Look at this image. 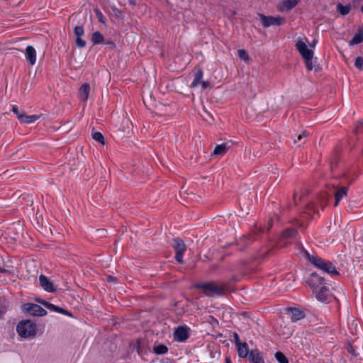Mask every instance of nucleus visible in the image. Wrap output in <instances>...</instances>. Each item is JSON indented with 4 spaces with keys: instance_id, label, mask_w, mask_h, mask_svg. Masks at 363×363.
I'll return each mask as SVG.
<instances>
[{
    "instance_id": "1",
    "label": "nucleus",
    "mask_w": 363,
    "mask_h": 363,
    "mask_svg": "<svg viewBox=\"0 0 363 363\" xmlns=\"http://www.w3.org/2000/svg\"><path fill=\"white\" fill-rule=\"evenodd\" d=\"M196 289H199L208 296H220L225 293L227 285L217 282H207L196 285Z\"/></svg>"
},
{
    "instance_id": "2",
    "label": "nucleus",
    "mask_w": 363,
    "mask_h": 363,
    "mask_svg": "<svg viewBox=\"0 0 363 363\" xmlns=\"http://www.w3.org/2000/svg\"><path fill=\"white\" fill-rule=\"evenodd\" d=\"M310 262L318 269L332 275L338 274L335 266L330 262L325 261L319 257L311 255L308 252H305Z\"/></svg>"
},
{
    "instance_id": "3",
    "label": "nucleus",
    "mask_w": 363,
    "mask_h": 363,
    "mask_svg": "<svg viewBox=\"0 0 363 363\" xmlns=\"http://www.w3.org/2000/svg\"><path fill=\"white\" fill-rule=\"evenodd\" d=\"M18 334L23 338H33L37 333V327L30 320L21 321L16 328Z\"/></svg>"
},
{
    "instance_id": "4",
    "label": "nucleus",
    "mask_w": 363,
    "mask_h": 363,
    "mask_svg": "<svg viewBox=\"0 0 363 363\" xmlns=\"http://www.w3.org/2000/svg\"><path fill=\"white\" fill-rule=\"evenodd\" d=\"M258 16L264 28H268L271 26H280L285 23V19L281 16H264L261 13Z\"/></svg>"
},
{
    "instance_id": "5",
    "label": "nucleus",
    "mask_w": 363,
    "mask_h": 363,
    "mask_svg": "<svg viewBox=\"0 0 363 363\" xmlns=\"http://www.w3.org/2000/svg\"><path fill=\"white\" fill-rule=\"evenodd\" d=\"M21 308L23 311L34 316H44L47 314V311L43 308L35 303H25L22 305Z\"/></svg>"
},
{
    "instance_id": "6",
    "label": "nucleus",
    "mask_w": 363,
    "mask_h": 363,
    "mask_svg": "<svg viewBox=\"0 0 363 363\" xmlns=\"http://www.w3.org/2000/svg\"><path fill=\"white\" fill-rule=\"evenodd\" d=\"M173 247L176 251L175 259L179 263H182V255L186 251V245L183 240L175 238L173 240Z\"/></svg>"
},
{
    "instance_id": "7",
    "label": "nucleus",
    "mask_w": 363,
    "mask_h": 363,
    "mask_svg": "<svg viewBox=\"0 0 363 363\" xmlns=\"http://www.w3.org/2000/svg\"><path fill=\"white\" fill-rule=\"evenodd\" d=\"M324 279L316 273H312L308 279V284L315 293L321 286H323Z\"/></svg>"
},
{
    "instance_id": "8",
    "label": "nucleus",
    "mask_w": 363,
    "mask_h": 363,
    "mask_svg": "<svg viewBox=\"0 0 363 363\" xmlns=\"http://www.w3.org/2000/svg\"><path fill=\"white\" fill-rule=\"evenodd\" d=\"M296 48L303 59L313 57V51L308 48L305 42L298 40L296 44Z\"/></svg>"
},
{
    "instance_id": "9",
    "label": "nucleus",
    "mask_w": 363,
    "mask_h": 363,
    "mask_svg": "<svg viewBox=\"0 0 363 363\" xmlns=\"http://www.w3.org/2000/svg\"><path fill=\"white\" fill-rule=\"evenodd\" d=\"M300 0H283L277 5L278 11H290L296 6Z\"/></svg>"
},
{
    "instance_id": "10",
    "label": "nucleus",
    "mask_w": 363,
    "mask_h": 363,
    "mask_svg": "<svg viewBox=\"0 0 363 363\" xmlns=\"http://www.w3.org/2000/svg\"><path fill=\"white\" fill-rule=\"evenodd\" d=\"M39 283L40 286L48 292H55L56 291V288L54 286L52 282L45 275L42 274L39 277Z\"/></svg>"
},
{
    "instance_id": "11",
    "label": "nucleus",
    "mask_w": 363,
    "mask_h": 363,
    "mask_svg": "<svg viewBox=\"0 0 363 363\" xmlns=\"http://www.w3.org/2000/svg\"><path fill=\"white\" fill-rule=\"evenodd\" d=\"M315 297L322 302L328 301L331 297L329 289L326 286H321L318 291H316Z\"/></svg>"
},
{
    "instance_id": "12",
    "label": "nucleus",
    "mask_w": 363,
    "mask_h": 363,
    "mask_svg": "<svg viewBox=\"0 0 363 363\" xmlns=\"http://www.w3.org/2000/svg\"><path fill=\"white\" fill-rule=\"evenodd\" d=\"M25 55H26V58L27 59V60L29 62V63L31 65H33L35 64V62H36V51L33 46L28 45L26 47Z\"/></svg>"
},
{
    "instance_id": "13",
    "label": "nucleus",
    "mask_w": 363,
    "mask_h": 363,
    "mask_svg": "<svg viewBox=\"0 0 363 363\" xmlns=\"http://www.w3.org/2000/svg\"><path fill=\"white\" fill-rule=\"evenodd\" d=\"M174 340L182 342L188 338V332L186 329L183 327L177 328L174 333Z\"/></svg>"
},
{
    "instance_id": "14",
    "label": "nucleus",
    "mask_w": 363,
    "mask_h": 363,
    "mask_svg": "<svg viewBox=\"0 0 363 363\" xmlns=\"http://www.w3.org/2000/svg\"><path fill=\"white\" fill-rule=\"evenodd\" d=\"M38 301L40 302V303H42L43 305H44L47 308H48L51 311L71 316V314L67 311H66L62 308H60L57 306H55L52 303H48L45 301L38 300Z\"/></svg>"
},
{
    "instance_id": "15",
    "label": "nucleus",
    "mask_w": 363,
    "mask_h": 363,
    "mask_svg": "<svg viewBox=\"0 0 363 363\" xmlns=\"http://www.w3.org/2000/svg\"><path fill=\"white\" fill-rule=\"evenodd\" d=\"M249 361L250 363H264L263 358L257 350H252L250 352Z\"/></svg>"
},
{
    "instance_id": "16",
    "label": "nucleus",
    "mask_w": 363,
    "mask_h": 363,
    "mask_svg": "<svg viewBox=\"0 0 363 363\" xmlns=\"http://www.w3.org/2000/svg\"><path fill=\"white\" fill-rule=\"evenodd\" d=\"M39 118V116L37 115H30L27 116L25 114L24 111H23V114L21 116H18V120L23 123H34Z\"/></svg>"
},
{
    "instance_id": "17",
    "label": "nucleus",
    "mask_w": 363,
    "mask_h": 363,
    "mask_svg": "<svg viewBox=\"0 0 363 363\" xmlns=\"http://www.w3.org/2000/svg\"><path fill=\"white\" fill-rule=\"evenodd\" d=\"M228 149L229 146L227 145V143H223L216 146L213 154L215 156H223L226 153Z\"/></svg>"
},
{
    "instance_id": "18",
    "label": "nucleus",
    "mask_w": 363,
    "mask_h": 363,
    "mask_svg": "<svg viewBox=\"0 0 363 363\" xmlns=\"http://www.w3.org/2000/svg\"><path fill=\"white\" fill-rule=\"evenodd\" d=\"M347 191H348V188H347V187H341L336 191V192L335 194V206H337L338 205L339 202L343 197L346 196V195L347 194Z\"/></svg>"
},
{
    "instance_id": "19",
    "label": "nucleus",
    "mask_w": 363,
    "mask_h": 363,
    "mask_svg": "<svg viewBox=\"0 0 363 363\" xmlns=\"http://www.w3.org/2000/svg\"><path fill=\"white\" fill-rule=\"evenodd\" d=\"M237 347L239 357L245 358L247 355H249L250 352L247 344L246 342H243L238 345Z\"/></svg>"
},
{
    "instance_id": "20",
    "label": "nucleus",
    "mask_w": 363,
    "mask_h": 363,
    "mask_svg": "<svg viewBox=\"0 0 363 363\" xmlns=\"http://www.w3.org/2000/svg\"><path fill=\"white\" fill-rule=\"evenodd\" d=\"M90 91V86L89 84L85 83L82 85L79 89V96L84 101H86L89 97Z\"/></svg>"
},
{
    "instance_id": "21",
    "label": "nucleus",
    "mask_w": 363,
    "mask_h": 363,
    "mask_svg": "<svg viewBox=\"0 0 363 363\" xmlns=\"http://www.w3.org/2000/svg\"><path fill=\"white\" fill-rule=\"evenodd\" d=\"M363 41V28H359L358 33L349 42L350 45L359 44Z\"/></svg>"
},
{
    "instance_id": "22",
    "label": "nucleus",
    "mask_w": 363,
    "mask_h": 363,
    "mask_svg": "<svg viewBox=\"0 0 363 363\" xmlns=\"http://www.w3.org/2000/svg\"><path fill=\"white\" fill-rule=\"evenodd\" d=\"M337 11L342 16L348 14L351 10V6L350 4L342 5L341 4H337Z\"/></svg>"
},
{
    "instance_id": "23",
    "label": "nucleus",
    "mask_w": 363,
    "mask_h": 363,
    "mask_svg": "<svg viewBox=\"0 0 363 363\" xmlns=\"http://www.w3.org/2000/svg\"><path fill=\"white\" fill-rule=\"evenodd\" d=\"M302 318H303V313L302 311L296 308L291 309V318L293 321H296Z\"/></svg>"
},
{
    "instance_id": "24",
    "label": "nucleus",
    "mask_w": 363,
    "mask_h": 363,
    "mask_svg": "<svg viewBox=\"0 0 363 363\" xmlns=\"http://www.w3.org/2000/svg\"><path fill=\"white\" fill-rule=\"evenodd\" d=\"M168 351V348L164 345H155L153 347V352L157 354H164L167 353Z\"/></svg>"
},
{
    "instance_id": "25",
    "label": "nucleus",
    "mask_w": 363,
    "mask_h": 363,
    "mask_svg": "<svg viewBox=\"0 0 363 363\" xmlns=\"http://www.w3.org/2000/svg\"><path fill=\"white\" fill-rule=\"evenodd\" d=\"M203 77V72L201 69H199L197 72L195 74L194 79L191 84V87H196L199 84H201V79Z\"/></svg>"
},
{
    "instance_id": "26",
    "label": "nucleus",
    "mask_w": 363,
    "mask_h": 363,
    "mask_svg": "<svg viewBox=\"0 0 363 363\" xmlns=\"http://www.w3.org/2000/svg\"><path fill=\"white\" fill-rule=\"evenodd\" d=\"M103 40L104 36L100 32L96 31L92 34L91 41L93 42L94 44L101 43Z\"/></svg>"
},
{
    "instance_id": "27",
    "label": "nucleus",
    "mask_w": 363,
    "mask_h": 363,
    "mask_svg": "<svg viewBox=\"0 0 363 363\" xmlns=\"http://www.w3.org/2000/svg\"><path fill=\"white\" fill-rule=\"evenodd\" d=\"M92 138L96 141L100 143L102 145H105V138L101 133L100 132H95L92 133Z\"/></svg>"
},
{
    "instance_id": "28",
    "label": "nucleus",
    "mask_w": 363,
    "mask_h": 363,
    "mask_svg": "<svg viewBox=\"0 0 363 363\" xmlns=\"http://www.w3.org/2000/svg\"><path fill=\"white\" fill-rule=\"evenodd\" d=\"M275 357L279 363H289L286 356L281 352H276Z\"/></svg>"
},
{
    "instance_id": "29",
    "label": "nucleus",
    "mask_w": 363,
    "mask_h": 363,
    "mask_svg": "<svg viewBox=\"0 0 363 363\" xmlns=\"http://www.w3.org/2000/svg\"><path fill=\"white\" fill-rule=\"evenodd\" d=\"M94 12L96 13V16L99 20V21L103 24H105L106 23V19L104 16V15L102 14V13L99 11V9H98L97 8L94 9Z\"/></svg>"
},
{
    "instance_id": "30",
    "label": "nucleus",
    "mask_w": 363,
    "mask_h": 363,
    "mask_svg": "<svg viewBox=\"0 0 363 363\" xmlns=\"http://www.w3.org/2000/svg\"><path fill=\"white\" fill-rule=\"evenodd\" d=\"M354 66L359 70H363V57H357L355 59Z\"/></svg>"
},
{
    "instance_id": "31",
    "label": "nucleus",
    "mask_w": 363,
    "mask_h": 363,
    "mask_svg": "<svg viewBox=\"0 0 363 363\" xmlns=\"http://www.w3.org/2000/svg\"><path fill=\"white\" fill-rule=\"evenodd\" d=\"M304 62H305V64H306V67L307 68L308 70H312L314 65H313V57H308V58H306V59H303Z\"/></svg>"
},
{
    "instance_id": "32",
    "label": "nucleus",
    "mask_w": 363,
    "mask_h": 363,
    "mask_svg": "<svg viewBox=\"0 0 363 363\" xmlns=\"http://www.w3.org/2000/svg\"><path fill=\"white\" fill-rule=\"evenodd\" d=\"M296 235V231L294 229H288L284 232L283 235L285 238H293Z\"/></svg>"
},
{
    "instance_id": "33",
    "label": "nucleus",
    "mask_w": 363,
    "mask_h": 363,
    "mask_svg": "<svg viewBox=\"0 0 363 363\" xmlns=\"http://www.w3.org/2000/svg\"><path fill=\"white\" fill-rule=\"evenodd\" d=\"M238 56L241 59H242V60H244L245 61H247L249 60V56H248L247 52L245 50L240 49V50H238Z\"/></svg>"
},
{
    "instance_id": "34",
    "label": "nucleus",
    "mask_w": 363,
    "mask_h": 363,
    "mask_svg": "<svg viewBox=\"0 0 363 363\" xmlns=\"http://www.w3.org/2000/svg\"><path fill=\"white\" fill-rule=\"evenodd\" d=\"M74 34L77 38H80L84 34V29L82 26H76L74 28Z\"/></svg>"
},
{
    "instance_id": "35",
    "label": "nucleus",
    "mask_w": 363,
    "mask_h": 363,
    "mask_svg": "<svg viewBox=\"0 0 363 363\" xmlns=\"http://www.w3.org/2000/svg\"><path fill=\"white\" fill-rule=\"evenodd\" d=\"M354 131L356 133L363 132V120L358 121Z\"/></svg>"
},
{
    "instance_id": "36",
    "label": "nucleus",
    "mask_w": 363,
    "mask_h": 363,
    "mask_svg": "<svg viewBox=\"0 0 363 363\" xmlns=\"http://www.w3.org/2000/svg\"><path fill=\"white\" fill-rule=\"evenodd\" d=\"M112 10H113V14L114 16L118 18H121L122 19L123 18V13L121 12V11H120L118 9L116 8V7H113L112 8Z\"/></svg>"
},
{
    "instance_id": "37",
    "label": "nucleus",
    "mask_w": 363,
    "mask_h": 363,
    "mask_svg": "<svg viewBox=\"0 0 363 363\" xmlns=\"http://www.w3.org/2000/svg\"><path fill=\"white\" fill-rule=\"evenodd\" d=\"M76 44L79 48H84L86 45V42L80 38H77Z\"/></svg>"
},
{
    "instance_id": "38",
    "label": "nucleus",
    "mask_w": 363,
    "mask_h": 363,
    "mask_svg": "<svg viewBox=\"0 0 363 363\" xmlns=\"http://www.w3.org/2000/svg\"><path fill=\"white\" fill-rule=\"evenodd\" d=\"M233 340L236 346L242 344V342L240 340L239 335L237 333H233Z\"/></svg>"
},
{
    "instance_id": "39",
    "label": "nucleus",
    "mask_w": 363,
    "mask_h": 363,
    "mask_svg": "<svg viewBox=\"0 0 363 363\" xmlns=\"http://www.w3.org/2000/svg\"><path fill=\"white\" fill-rule=\"evenodd\" d=\"M12 111L17 116L18 118V116H21V114H23V111L20 112L18 111V108L16 106H13L12 107Z\"/></svg>"
},
{
    "instance_id": "40",
    "label": "nucleus",
    "mask_w": 363,
    "mask_h": 363,
    "mask_svg": "<svg viewBox=\"0 0 363 363\" xmlns=\"http://www.w3.org/2000/svg\"><path fill=\"white\" fill-rule=\"evenodd\" d=\"M308 135V133L306 131H303L301 134L298 135V140H301L303 138H306Z\"/></svg>"
},
{
    "instance_id": "41",
    "label": "nucleus",
    "mask_w": 363,
    "mask_h": 363,
    "mask_svg": "<svg viewBox=\"0 0 363 363\" xmlns=\"http://www.w3.org/2000/svg\"><path fill=\"white\" fill-rule=\"evenodd\" d=\"M201 84L203 89H205L209 87V86H210V84L208 82H205V81L201 82Z\"/></svg>"
},
{
    "instance_id": "42",
    "label": "nucleus",
    "mask_w": 363,
    "mask_h": 363,
    "mask_svg": "<svg viewBox=\"0 0 363 363\" xmlns=\"http://www.w3.org/2000/svg\"><path fill=\"white\" fill-rule=\"evenodd\" d=\"M272 225V220H269L268 222V224H267V230H269L271 228Z\"/></svg>"
},
{
    "instance_id": "43",
    "label": "nucleus",
    "mask_w": 363,
    "mask_h": 363,
    "mask_svg": "<svg viewBox=\"0 0 363 363\" xmlns=\"http://www.w3.org/2000/svg\"><path fill=\"white\" fill-rule=\"evenodd\" d=\"M348 351H349V352L352 353V354H354V350H353V348H352V347L351 345L349 346Z\"/></svg>"
},
{
    "instance_id": "44",
    "label": "nucleus",
    "mask_w": 363,
    "mask_h": 363,
    "mask_svg": "<svg viewBox=\"0 0 363 363\" xmlns=\"http://www.w3.org/2000/svg\"><path fill=\"white\" fill-rule=\"evenodd\" d=\"M113 280H114V279H113V277H111V276H108V277H107V281H108V282L113 281Z\"/></svg>"
},
{
    "instance_id": "45",
    "label": "nucleus",
    "mask_w": 363,
    "mask_h": 363,
    "mask_svg": "<svg viewBox=\"0 0 363 363\" xmlns=\"http://www.w3.org/2000/svg\"><path fill=\"white\" fill-rule=\"evenodd\" d=\"M225 363H231V360H230V357H225Z\"/></svg>"
},
{
    "instance_id": "46",
    "label": "nucleus",
    "mask_w": 363,
    "mask_h": 363,
    "mask_svg": "<svg viewBox=\"0 0 363 363\" xmlns=\"http://www.w3.org/2000/svg\"><path fill=\"white\" fill-rule=\"evenodd\" d=\"M5 272H6V269H5L4 268L0 267V274H3Z\"/></svg>"
},
{
    "instance_id": "47",
    "label": "nucleus",
    "mask_w": 363,
    "mask_h": 363,
    "mask_svg": "<svg viewBox=\"0 0 363 363\" xmlns=\"http://www.w3.org/2000/svg\"><path fill=\"white\" fill-rule=\"evenodd\" d=\"M316 40H314L312 44L310 45L311 48H314L315 46Z\"/></svg>"
},
{
    "instance_id": "48",
    "label": "nucleus",
    "mask_w": 363,
    "mask_h": 363,
    "mask_svg": "<svg viewBox=\"0 0 363 363\" xmlns=\"http://www.w3.org/2000/svg\"><path fill=\"white\" fill-rule=\"evenodd\" d=\"M259 230L261 231V232H264L265 230V229L264 228L259 227Z\"/></svg>"
},
{
    "instance_id": "49",
    "label": "nucleus",
    "mask_w": 363,
    "mask_h": 363,
    "mask_svg": "<svg viewBox=\"0 0 363 363\" xmlns=\"http://www.w3.org/2000/svg\"><path fill=\"white\" fill-rule=\"evenodd\" d=\"M361 11L363 13V5L362 6L361 9H360Z\"/></svg>"
},
{
    "instance_id": "50",
    "label": "nucleus",
    "mask_w": 363,
    "mask_h": 363,
    "mask_svg": "<svg viewBox=\"0 0 363 363\" xmlns=\"http://www.w3.org/2000/svg\"><path fill=\"white\" fill-rule=\"evenodd\" d=\"M295 202H296V196H294Z\"/></svg>"
},
{
    "instance_id": "51",
    "label": "nucleus",
    "mask_w": 363,
    "mask_h": 363,
    "mask_svg": "<svg viewBox=\"0 0 363 363\" xmlns=\"http://www.w3.org/2000/svg\"><path fill=\"white\" fill-rule=\"evenodd\" d=\"M11 50H17V49H16V48H12Z\"/></svg>"
}]
</instances>
